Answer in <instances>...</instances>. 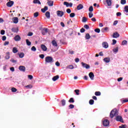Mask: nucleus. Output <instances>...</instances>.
Listing matches in <instances>:
<instances>
[{"label": "nucleus", "mask_w": 128, "mask_h": 128, "mask_svg": "<svg viewBox=\"0 0 128 128\" xmlns=\"http://www.w3.org/2000/svg\"><path fill=\"white\" fill-rule=\"evenodd\" d=\"M118 115V111L116 108L113 109L110 112V118H114V116H116V122H124V120L122 117Z\"/></svg>", "instance_id": "nucleus-1"}, {"label": "nucleus", "mask_w": 128, "mask_h": 128, "mask_svg": "<svg viewBox=\"0 0 128 128\" xmlns=\"http://www.w3.org/2000/svg\"><path fill=\"white\" fill-rule=\"evenodd\" d=\"M45 62L46 64H52V62H54V58L50 56H46L45 58Z\"/></svg>", "instance_id": "nucleus-2"}, {"label": "nucleus", "mask_w": 128, "mask_h": 128, "mask_svg": "<svg viewBox=\"0 0 128 128\" xmlns=\"http://www.w3.org/2000/svg\"><path fill=\"white\" fill-rule=\"evenodd\" d=\"M56 14L58 16L62 18L64 16V12L60 10H58L56 12Z\"/></svg>", "instance_id": "nucleus-3"}, {"label": "nucleus", "mask_w": 128, "mask_h": 128, "mask_svg": "<svg viewBox=\"0 0 128 128\" xmlns=\"http://www.w3.org/2000/svg\"><path fill=\"white\" fill-rule=\"evenodd\" d=\"M81 64L83 68H86V70H88V68H90V65L84 62H81Z\"/></svg>", "instance_id": "nucleus-4"}, {"label": "nucleus", "mask_w": 128, "mask_h": 128, "mask_svg": "<svg viewBox=\"0 0 128 128\" xmlns=\"http://www.w3.org/2000/svg\"><path fill=\"white\" fill-rule=\"evenodd\" d=\"M103 126H108V124H110V121H108V120H104L103 122Z\"/></svg>", "instance_id": "nucleus-5"}, {"label": "nucleus", "mask_w": 128, "mask_h": 128, "mask_svg": "<svg viewBox=\"0 0 128 128\" xmlns=\"http://www.w3.org/2000/svg\"><path fill=\"white\" fill-rule=\"evenodd\" d=\"M64 6H66V8H68V6H70V8H72V3H68L66 2H64Z\"/></svg>", "instance_id": "nucleus-6"}, {"label": "nucleus", "mask_w": 128, "mask_h": 128, "mask_svg": "<svg viewBox=\"0 0 128 128\" xmlns=\"http://www.w3.org/2000/svg\"><path fill=\"white\" fill-rule=\"evenodd\" d=\"M14 40L16 42H20V40H22V38H20V36L19 35H16L14 36Z\"/></svg>", "instance_id": "nucleus-7"}, {"label": "nucleus", "mask_w": 128, "mask_h": 128, "mask_svg": "<svg viewBox=\"0 0 128 128\" xmlns=\"http://www.w3.org/2000/svg\"><path fill=\"white\" fill-rule=\"evenodd\" d=\"M18 70H20V72H26V67H24V66H19Z\"/></svg>", "instance_id": "nucleus-8"}, {"label": "nucleus", "mask_w": 128, "mask_h": 128, "mask_svg": "<svg viewBox=\"0 0 128 128\" xmlns=\"http://www.w3.org/2000/svg\"><path fill=\"white\" fill-rule=\"evenodd\" d=\"M13 4H14V1H10V2H8L6 4V6H8V8H12Z\"/></svg>", "instance_id": "nucleus-9"}, {"label": "nucleus", "mask_w": 128, "mask_h": 128, "mask_svg": "<svg viewBox=\"0 0 128 128\" xmlns=\"http://www.w3.org/2000/svg\"><path fill=\"white\" fill-rule=\"evenodd\" d=\"M76 8L78 10H82V8H84V5H82V4H79L77 6Z\"/></svg>", "instance_id": "nucleus-10"}, {"label": "nucleus", "mask_w": 128, "mask_h": 128, "mask_svg": "<svg viewBox=\"0 0 128 128\" xmlns=\"http://www.w3.org/2000/svg\"><path fill=\"white\" fill-rule=\"evenodd\" d=\"M102 46L104 48H108V42H103Z\"/></svg>", "instance_id": "nucleus-11"}, {"label": "nucleus", "mask_w": 128, "mask_h": 128, "mask_svg": "<svg viewBox=\"0 0 128 128\" xmlns=\"http://www.w3.org/2000/svg\"><path fill=\"white\" fill-rule=\"evenodd\" d=\"M112 37L114 38H120V34H118V32H116L113 34Z\"/></svg>", "instance_id": "nucleus-12"}, {"label": "nucleus", "mask_w": 128, "mask_h": 128, "mask_svg": "<svg viewBox=\"0 0 128 128\" xmlns=\"http://www.w3.org/2000/svg\"><path fill=\"white\" fill-rule=\"evenodd\" d=\"M89 76L90 80H93L94 78V73L92 72H90L89 73Z\"/></svg>", "instance_id": "nucleus-13"}, {"label": "nucleus", "mask_w": 128, "mask_h": 128, "mask_svg": "<svg viewBox=\"0 0 128 128\" xmlns=\"http://www.w3.org/2000/svg\"><path fill=\"white\" fill-rule=\"evenodd\" d=\"M41 48H42V50H44V52H46V50H48V48H46V46L44 44L41 45Z\"/></svg>", "instance_id": "nucleus-14"}, {"label": "nucleus", "mask_w": 128, "mask_h": 128, "mask_svg": "<svg viewBox=\"0 0 128 128\" xmlns=\"http://www.w3.org/2000/svg\"><path fill=\"white\" fill-rule=\"evenodd\" d=\"M47 4L49 6H54V1L50 0L47 2Z\"/></svg>", "instance_id": "nucleus-15"}, {"label": "nucleus", "mask_w": 128, "mask_h": 128, "mask_svg": "<svg viewBox=\"0 0 128 128\" xmlns=\"http://www.w3.org/2000/svg\"><path fill=\"white\" fill-rule=\"evenodd\" d=\"M60 78V76L58 75H56V76H54L52 80L54 82H56V80H58Z\"/></svg>", "instance_id": "nucleus-16"}, {"label": "nucleus", "mask_w": 128, "mask_h": 128, "mask_svg": "<svg viewBox=\"0 0 128 128\" xmlns=\"http://www.w3.org/2000/svg\"><path fill=\"white\" fill-rule=\"evenodd\" d=\"M45 16L47 18H50V12H46L45 14Z\"/></svg>", "instance_id": "nucleus-17"}, {"label": "nucleus", "mask_w": 128, "mask_h": 128, "mask_svg": "<svg viewBox=\"0 0 128 128\" xmlns=\"http://www.w3.org/2000/svg\"><path fill=\"white\" fill-rule=\"evenodd\" d=\"M13 20V22L14 24H18V17H14Z\"/></svg>", "instance_id": "nucleus-18"}, {"label": "nucleus", "mask_w": 128, "mask_h": 128, "mask_svg": "<svg viewBox=\"0 0 128 128\" xmlns=\"http://www.w3.org/2000/svg\"><path fill=\"white\" fill-rule=\"evenodd\" d=\"M12 30L13 32H18V28H12Z\"/></svg>", "instance_id": "nucleus-19"}, {"label": "nucleus", "mask_w": 128, "mask_h": 128, "mask_svg": "<svg viewBox=\"0 0 128 128\" xmlns=\"http://www.w3.org/2000/svg\"><path fill=\"white\" fill-rule=\"evenodd\" d=\"M104 60L105 62H106V64L110 62V58H106L104 59Z\"/></svg>", "instance_id": "nucleus-20"}, {"label": "nucleus", "mask_w": 128, "mask_h": 128, "mask_svg": "<svg viewBox=\"0 0 128 128\" xmlns=\"http://www.w3.org/2000/svg\"><path fill=\"white\" fill-rule=\"evenodd\" d=\"M52 46H58V43H56V41L55 40H53L52 42Z\"/></svg>", "instance_id": "nucleus-21"}, {"label": "nucleus", "mask_w": 128, "mask_h": 128, "mask_svg": "<svg viewBox=\"0 0 128 128\" xmlns=\"http://www.w3.org/2000/svg\"><path fill=\"white\" fill-rule=\"evenodd\" d=\"M10 52H7L6 53V56H5V58H6V60H10Z\"/></svg>", "instance_id": "nucleus-22"}, {"label": "nucleus", "mask_w": 128, "mask_h": 128, "mask_svg": "<svg viewBox=\"0 0 128 128\" xmlns=\"http://www.w3.org/2000/svg\"><path fill=\"white\" fill-rule=\"evenodd\" d=\"M106 2L108 6H112V0H106Z\"/></svg>", "instance_id": "nucleus-23"}, {"label": "nucleus", "mask_w": 128, "mask_h": 128, "mask_svg": "<svg viewBox=\"0 0 128 128\" xmlns=\"http://www.w3.org/2000/svg\"><path fill=\"white\" fill-rule=\"evenodd\" d=\"M34 4H42L40 1V0H33Z\"/></svg>", "instance_id": "nucleus-24"}, {"label": "nucleus", "mask_w": 128, "mask_h": 128, "mask_svg": "<svg viewBox=\"0 0 128 128\" xmlns=\"http://www.w3.org/2000/svg\"><path fill=\"white\" fill-rule=\"evenodd\" d=\"M112 52L114 54H116V52H118V47H116V48H114L112 50Z\"/></svg>", "instance_id": "nucleus-25"}, {"label": "nucleus", "mask_w": 128, "mask_h": 128, "mask_svg": "<svg viewBox=\"0 0 128 128\" xmlns=\"http://www.w3.org/2000/svg\"><path fill=\"white\" fill-rule=\"evenodd\" d=\"M88 22V18L84 16L82 18V22Z\"/></svg>", "instance_id": "nucleus-26"}, {"label": "nucleus", "mask_w": 128, "mask_h": 128, "mask_svg": "<svg viewBox=\"0 0 128 128\" xmlns=\"http://www.w3.org/2000/svg\"><path fill=\"white\" fill-rule=\"evenodd\" d=\"M94 94L96 96H100V94H102V93L98 91V92H95Z\"/></svg>", "instance_id": "nucleus-27"}, {"label": "nucleus", "mask_w": 128, "mask_h": 128, "mask_svg": "<svg viewBox=\"0 0 128 128\" xmlns=\"http://www.w3.org/2000/svg\"><path fill=\"white\" fill-rule=\"evenodd\" d=\"M86 40H90V36L89 34H86L85 36Z\"/></svg>", "instance_id": "nucleus-28"}, {"label": "nucleus", "mask_w": 128, "mask_h": 128, "mask_svg": "<svg viewBox=\"0 0 128 128\" xmlns=\"http://www.w3.org/2000/svg\"><path fill=\"white\" fill-rule=\"evenodd\" d=\"M74 68V67L72 65H68L66 67V68H69L70 70H73Z\"/></svg>", "instance_id": "nucleus-29"}, {"label": "nucleus", "mask_w": 128, "mask_h": 128, "mask_svg": "<svg viewBox=\"0 0 128 128\" xmlns=\"http://www.w3.org/2000/svg\"><path fill=\"white\" fill-rule=\"evenodd\" d=\"M12 52H13L14 54H16V52H18V48H16V47L13 48Z\"/></svg>", "instance_id": "nucleus-30"}, {"label": "nucleus", "mask_w": 128, "mask_h": 128, "mask_svg": "<svg viewBox=\"0 0 128 128\" xmlns=\"http://www.w3.org/2000/svg\"><path fill=\"white\" fill-rule=\"evenodd\" d=\"M26 44H27V46H31L32 44V42H30V40H28V39H26Z\"/></svg>", "instance_id": "nucleus-31"}, {"label": "nucleus", "mask_w": 128, "mask_h": 128, "mask_svg": "<svg viewBox=\"0 0 128 128\" xmlns=\"http://www.w3.org/2000/svg\"><path fill=\"white\" fill-rule=\"evenodd\" d=\"M61 104L63 106H66V100L64 99L62 100Z\"/></svg>", "instance_id": "nucleus-32"}, {"label": "nucleus", "mask_w": 128, "mask_h": 128, "mask_svg": "<svg viewBox=\"0 0 128 128\" xmlns=\"http://www.w3.org/2000/svg\"><path fill=\"white\" fill-rule=\"evenodd\" d=\"M89 104H90L91 106H92V104H94V100H89Z\"/></svg>", "instance_id": "nucleus-33"}, {"label": "nucleus", "mask_w": 128, "mask_h": 128, "mask_svg": "<svg viewBox=\"0 0 128 128\" xmlns=\"http://www.w3.org/2000/svg\"><path fill=\"white\" fill-rule=\"evenodd\" d=\"M24 52H21L19 54V57L20 58H24Z\"/></svg>", "instance_id": "nucleus-34"}, {"label": "nucleus", "mask_w": 128, "mask_h": 128, "mask_svg": "<svg viewBox=\"0 0 128 128\" xmlns=\"http://www.w3.org/2000/svg\"><path fill=\"white\" fill-rule=\"evenodd\" d=\"M68 102H70V103L74 102V98H70V99L68 100Z\"/></svg>", "instance_id": "nucleus-35"}, {"label": "nucleus", "mask_w": 128, "mask_h": 128, "mask_svg": "<svg viewBox=\"0 0 128 128\" xmlns=\"http://www.w3.org/2000/svg\"><path fill=\"white\" fill-rule=\"evenodd\" d=\"M76 96H80V90H74Z\"/></svg>", "instance_id": "nucleus-36"}, {"label": "nucleus", "mask_w": 128, "mask_h": 128, "mask_svg": "<svg viewBox=\"0 0 128 128\" xmlns=\"http://www.w3.org/2000/svg\"><path fill=\"white\" fill-rule=\"evenodd\" d=\"M12 92H16L18 91V90L15 88H12L11 89Z\"/></svg>", "instance_id": "nucleus-37"}, {"label": "nucleus", "mask_w": 128, "mask_h": 128, "mask_svg": "<svg viewBox=\"0 0 128 128\" xmlns=\"http://www.w3.org/2000/svg\"><path fill=\"white\" fill-rule=\"evenodd\" d=\"M122 46H124L126 44H128V41L124 40L122 42Z\"/></svg>", "instance_id": "nucleus-38"}, {"label": "nucleus", "mask_w": 128, "mask_h": 128, "mask_svg": "<svg viewBox=\"0 0 128 128\" xmlns=\"http://www.w3.org/2000/svg\"><path fill=\"white\" fill-rule=\"evenodd\" d=\"M120 4H126V0H121Z\"/></svg>", "instance_id": "nucleus-39"}, {"label": "nucleus", "mask_w": 128, "mask_h": 128, "mask_svg": "<svg viewBox=\"0 0 128 128\" xmlns=\"http://www.w3.org/2000/svg\"><path fill=\"white\" fill-rule=\"evenodd\" d=\"M34 18H38V12H36L34 14Z\"/></svg>", "instance_id": "nucleus-40"}, {"label": "nucleus", "mask_w": 128, "mask_h": 128, "mask_svg": "<svg viewBox=\"0 0 128 128\" xmlns=\"http://www.w3.org/2000/svg\"><path fill=\"white\" fill-rule=\"evenodd\" d=\"M76 16V14L72 12V13H71L70 14V18H74V16Z\"/></svg>", "instance_id": "nucleus-41"}, {"label": "nucleus", "mask_w": 128, "mask_h": 128, "mask_svg": "<svg viewBox=\"0 0 128 128\" xmlns=\"http://www.w3.org/2000/svg\"><path fill=\"white\" fill-rule=\"evenodd\" d=\"M88 10H89V12H94V8L92 7V6H90Z\"/></svg>", "instance_id": "nucleus-42"}, {"label": "nucleus", "mask_w": 128, "mask_h": 128, "mask_svg": "<svg viewBox=\"0 0 128 128\" xmlns=\"http://www.w3.org/2000/svg\"><path fill=\"white\" fill-rule=\"evenodd\" d=\"M94 32H98V34H100V28H96L94 30Z\"/></svg>", "instance_id": "nucleus-43"}, {"label": "nucleus", "mask_w": 128, "mask_h": 128, "mask_svg": "<svg viewBox=\"0 0 128 128\" xmlns=\"http://www.w3.org/2000/svg\"><path fill=\"white\" fill-rule=\"evenodd\" d=\"M25 87L27 88H32V84H29L25 86Z\"/></svg>", "instance_id": "nucleus-44"}, {"label": "nucleus", "mask_w": 128, "mask_h": 128, "mask_svg": "<svg viewBox=\"0 0 128 128\" xmlns=\"http://www.w3.org/2000/svg\"><path fill=\"white\" fill-rule=\"evenodd\" d=\"M88 16H89V18H92V16H94V14H92V12H90L88 14Z\"/></svg>", "instance_id": "nucleus-45"}, {"label": "nucleus", "mask_w": 128, "mask_h": 128, "mask_svg": "<svg viewBox=\"0 0 128 128\" xmlns=\"http://www.w3.org/2000/svg\"><path fill=\"white\" fill-rule=\"evenodd\" d=\"M31 50H32V52H36V47L34 46H33L31 48Z\"/></svg>", "instance_id": "nucleus-46"}, {"label": "nucleus", "mask_w": 128, "mask_h": 128, "mask_svg": "<svg viewBox=\"0 0 128 128\" xmlns=\"http://www.w3.org/2000/svg\"><path fill=\"white\" fill-rule=\"evenodd\" d=\"M126 102H128V98H126L125 100H124L122 101V104H124Z\"/></svg>", "instance_id": "nucleus-47"}, {"label": "nucleus", "mask_w": 128, "mask_h": 128, "mask_svg": "<svg viewBox=\"0 0 128 128\" xmlns=\"http://www.w3.org/2000/svg\"><path fill=\"white\" fill-rule=\"evenodd\" d=\"M84 28H86V30H88L90 28V26H88V24H85L84 26Z\"/></svg>", "instance_id": "nucleus-48"}, {"label": "nucleus", "mask_w": 128, "mask_h": 128, "mask_svg": "<svg viewBox=\"0 0 128 128\" xmlns=\"http://www.w3.org/2000/svg\"><path fill=\"white\" fill-rule=\"evenodd\" d=\"M42 31L46 32V34H47L48 32V29L47 28H44Z\"/></svg>", "instance_id": "nucleus-49"}, {"label": "nucleus", "mask_w": 128, "mask_h": 128, "mask_svg": "<svg viewBox=\"0 0 128 128\" xmlns=\"http://www.w3.org/2000/svg\"><path fill=\"white\" fill-rule=\"evenodd\" d=\"M66 12L68 14H70V12H72V10H70V8H68Z\"/></svg>", "instance_id": "nucleus-50"}, {"label": "nucleus", "mask_w": 128, "mask_h": 128, "mask_svg": "<svg viewBox=\"0 0 128 128\" xmlns=\"http://www.w3.org/2000/svg\"><path fill=\"white\" fill-rule=\"evenodd\" d=\"M118 20L114 21V22L113 23V26H116L118 24Z\"/></svg>", "instance_id": "nucleus-51"}, {"label": "nucleus", "mask_w": 128, "mask_h": 128, "mask_svg": "<svg viewBox=\"0 0 128 128\" xmlns=\"http://www.w3.org/2000/svg\"><path fill=\"white\" fill-rule=\"evenodd\" d=\"M34 34V33L32 32H29L28 34V36H32Z\"/></svg>", "instance_id": "nucleus-52"}, {"label": "nucleus", "mask_w": 128, "mask_h": 128, "mask_svg": "<svg viewBox=\"0 0 128 128\" xmlns=\"http://www.w3.org/2000/svg\"><path fill=\"white\" fill-rule=\"evenodd\" d=\"M40 58H44V54H41L39 56Z\"/></svg>", "instance_id": "nucleus-53"}, {"label": "nucleus", "mask_w": 128, "mask_h": 128, "mask_svg": "<svg viewBox=\"0 0 128 128\" xmlns=\"http://www.w3.org/2000/svg\"><path fill=\"white\" fill-rule=\"evenodd\" d=\"M74 108V104H70L69 106V108Z\"/></svg>", "instance_id": "nucleus-54"}, {"label": "nucleus", "mask_w": 128, "mask_h": 128, "mask_svg": "<svg viewBox=\"0 0 128 128\" xmlns=\"http://www.w3.org/2000/svg\"><path fill=\"white\" fill-rule=\"evenodd\" d=\"M10 62H12L16 64V60H14V58H12L10 60Z\"/></svg>", "instance_id": "nucleus-55"}, {"label": "nucleus", "mask_w": 128, "mask_h": 128, "mask_svg": "<svg viewBox=\"0 0 128 128\" xmlns=\"http://www.w3.org/2000/svg\"><path fill=\"white\" fill-rule=\"evenodd\" d=\"M80 32H86V30L84 28H82L80 30Z\"/></svg>", "instance_id": "nucleus-56"}, {"label": "nucleus", "mask_w": 128, "mask_h": 128, "mask_svg": "<svg viewBox=\"0 0 128 128\" xmlns=\"http://www.w3.org/2000/svg\"><path fill=\"white\" fill-rule=\"evenodd\" d=\"M116 14V16H122V13L120 12H118Z\"/></svg>", "instance_id": "nucleus-57"}, {"label": "nucleus", "mask_w": 128, "mask_h": 128, "mask_svg": "<svg viewBox=\"0 0 128 128\" xmlns=\"http://www.w3.org/2000/svg\"><path fill=\"white\" fill-rule=\"evenodd\" d=\"M116 44V40L114 39L112 40V44Z\"/></svg>", "instance_id": "nucleus-58"}, {"label": "nucleus", "mask_w": 128, "mask_h": 128, "mask_svg": "<svg viewBox=\"0 0 128 128\" xmlns=\"http://www.w3.org/2000/svg\"><path fill=\"white\" fill-rule=\"evenodd\" d=\"M6 40V36H3L2 37V40H3L4 42V40Z\"/></svg>", "instance_id": "nucleus-59"}, {"label": "nucleus", "mask_w": 128, "mask_h": 128, "mask_svg": "<svg viewBox=\"0 0 128 128\" xmlns=\"http://www.w3.org/2000/svg\"><path fill=\"white\" fill-rule=\"evenodd\" d=\"M5 32H6V31H4V30H2L0 31L1 34L4 35V34Z\"/></svg>", "instance_id": "nucleus-60"}, {"label": "nucleus", "mask_w": 128, "mask_h": 128, "mask_svg": "<svg viewBox=\"0 0 128 128\" xmlns=\"http://www.w3.org/2000/svg\"><path fill=\"white\" fill-rule=\"evenodd\" d=\"M126 125L122 124V126H119V128H126Z\"/></svg>", "instance_id": "nucleus-61"}, {"label": "nucleus", "mask_w": 128, "mask_h": 128, "mask_svg": "<svg viewBox=\"0 0 128 128\" xmlns=\"http://www.w3.org/2000/svg\"><path fill=\"white\" fill-rule=\"evenodd\" d=\"M28 78H30V80H32L33 76L32 75H28Z\"/></svg>", "instance_id": "nucleus-62"}, {"label": "nucleus", "mask_w": 128, "mask_h": 128, "mask_svg": "<svg viewBox=\"0 0 128 128\" xmlns=\"http://www.w3.org/2000/svg\"><path fill=\"white\" fill-rule=\"evenodd\" d=\"M122 78L120 77L118 78V82H122Z\"/></svg>", "instance_id": "nucleus-63"}, {"label": "nucleus", "mask_w": 128, "mask_h": 128, "mask_svg": "<svg viewBox=\"0 0 128 128\" xmlns=\"http://www.w3.org/2000/svg\"><path fill=\"white\" fill-rule=\"evenodd\" d=\"M56 66H60V64L58 62H56Z\"/></svg>", "instance_id": "nucleus-64"}]
</instances>
